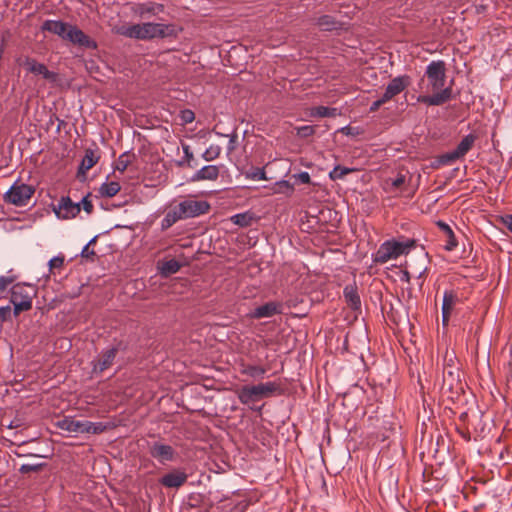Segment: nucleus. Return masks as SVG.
<instances>
[{"instance_id": "5", "label": "nucleus", "mask_w": 512, "mask_h": 512, "mask_svg": "<svg viewBox=\"0 0 512 512\" xmlns=\"http://www.w3.org/2000/svg\"><path fill=\"white\" fill-rule=\"evenodd\" d=\"M34 192L33 186L16 181L5 193L4 199L7 203L23 207L29 204Z\"/></svg>"}, {"instance_id": "19", "label": "nucleus", "mask_w": 512, "mask_h": 512, "mask_svg": "<svg viewBox=\"0 0 512 512\" xmlns=\"http://www.w3.org/2000/svg\"><path fill=\"white\" fill-rule=\"evenodd\" d=\"M443 380L450 389L460 382V370L457 365L453 363L452 359H449L445 364L443 371Z\"/></svg>"}, {"instance_id": "56", "label": "nucleus", "mask_w": 512, "mask_h": 512, "mask_svg": "<svg viewBox=\"0 0 512 512\" xmlns=\"http://www.w3.org/2000/svg\"><path fill=\"white\" fill-rule=\"evenodd\" d=\"M97 236L93 237L86 245L90 246L91 244L95 243Z\"/></svg>"}, {"instance_id": "45", "label": "nucleus", "mask_w": 512, "mask_h": 512, "mask_svg": "<svg viewBox=\"0 0 512 512\" xmlns=\"http://www.w3.org/2000/svg\"><path fill=\"white\" fill-rule=\"evenodd\" d=\"M292 178L296 179L298 182L302 184H309L311 181L310 175L308 172L303 171L297 174H293Z\"/></svg>"}, {"instance_id": "43", "label": "nucleus", "mask_w": 512, "mask_h": 512, "mask_svg": "<svg viewBox=\"0 0 512 512\" xmlns=\"http://www.w3.org/2000/svg\"><path fill=\"white\" fill-rule=\"evenodd\" d=\"M64 264V257L63 256H55L52 259L49 260L48 265L50 270L61 268Z\"/></svg>"}, {"instance_id": "3", "label": "nucleus", "mask_w": 512, "mask_h": 512, "mask_svg": "<svg viewBox=\"0 0 512 512\" xmlns=\"http://www.w3.org/2000/svg\"><path fill=\"white\" fill-rule=\"evenodd\" d=\"M278 387V384L275 382H266L254 386H243L238 392V398L242 404H250L260 398L271 396Z\"/></svg>"}, {"instance_id": "20", "label": "nucleus", "mask_w": 512, "mask_h": 512, "mask_svg": "<svg viewBox=\"0 0 512 512\" xmlns=\"http://www.w3.org/2000/svg\"><path fill=\"white\" fill-rule=\"evenodd\" d=\"M70 25L71 24L65 23L60 20H46L42 24L41 29L43 31H48L50 33H53V34L59 36L60 38H62L63 40H65L66 34L68 32Z\"/></svg>"}, {"instance_id": "34", "label": "nucleus", "mask_w": 512, "mask_h": 512, "mask_svg": "<svg viewBox=\"0 0 512 512\" xmlns=\"http://www.w3.org/2000/svg\"><path fill=\"white\" fill-rule=\"evenodd\" d=\"M461 159L456 150L449 151L440 155L437 159L438 166H446L455 163L457 160Z\"/></svg>"}, {"instance_id": "42", "label": "nucleus", "mask_w": 512, "mask_h": 512, "mask_svg": "<svg viewBox=\"0 0 512 512\" xmlns=\"http://www.w3.org/2000/svg\"><path fill=\"white\" fill-rule=\"evenodd\" d=\"M297 135L301 138H306L314 134L315 128L311 125H304L296 128Z\"/></svg>"}, {"instance_id": "11", "label": "nucleus", "mask_w": 512, "mask_h": 512, "mask_svg": "<svg viewBox=\"0 0 512 512\" xmlns=\"http://www.w3.org/2000/svg\"><path fill=\"white\" fill-rule=\"evenodd\" d=\"M170 28V25L162 23H142L143 40L167 37L168 35H170Z\"/></svg>"}, {"instance_id": "30", "label": "nucleus", "mask_w": 512, "mask_h": 512, "mask_svg": "<svg viewBox=\"0 0 512 512\" xmlns=\"http://www.w3.org/2000/svg\"><path fill=\"white\" fill-rule=\"evenodd\" d=\"M179 220H182V217H181L178 209L175 206L173 209L168 211L165 214L164 218L162 219V221H161L162 230H167L168 228H170L172 225H174Z\"/></svg>"}, {"instance_id": "7", "label": "nucleus", "mask_w": 512, "mask_h": 512, "mask_svg": "<svg viewBox=\"0 0 512 512\" xmlns=\"http://www.w3.org/2000/svg\"><path fill=\"white\" fill-rule=\"evenodd\" d=\"M149 454L161 464L173 462L177 459V451L169 444L155 441L149 444Z\"/></svg>"}, {"instance_id": "54", "label": "nucleus", "mask_w": 512, "mask_h": 512, "mask_svg": "<svg viewBox=\"0 0 512 512\" xmlns=\"http://www.w3.org/2000/svg\"><path fill=\"white\" fill-rule=\"evenodd\" d=\"M392 98H394L386 89H385V92L384 94L382 95L381 98H379V100L385 104L386 102L390 101Z\"/></svg>"}, {"instance_id": "23", "label": "nucleus", "mask_w": 512, "mask_h": 512, "mask_svg": "<svg viewBox=\"0 0 512 512\" xmlns=\"http://www.w3.org/2000/svg\"><path fill=\"white\" fill-rule=\"evenodd\" d=\"M437 226L447 237L446 244L444 245L445 250H447V251L454 250L456 248V246L458 245V242L456 240L455 234H454L453 230L451 229V227L447 223H445L441 220L437 222Z\"/></svg>"}, {"instance_id": "33", "label": "nucleus", "mask_w": 512, "mask_h": 512, "mask_svg": "<svg viewBox=\"0 0 512 512\" xmlns=\"http://www.w3.org/2000/svg\"><path fill=\"white\" fill-rule=\"evenodd\" d=\"M273 193L291 195L294 191V186L287 180L277 181L273 186Z\"/></svg>"}, {"instance_id": "27", "label": "nucleus", "mask_w": 512, "mask_h": 512, "mask_svg": "<svg viewBox=\"0 0 512 512\" xmlns=\"http://www.w3.org/2000/svg\"><path fill=\"white\" fill-rule=\"evenodd\" d=\"M309 115L311 117H336L338 115L337 108L326 107V106H316L312 107L309 111Z\"/></svg>"}, {"instance_id": "53", "label": "nucleus", "mask_w": 512, "mask_h": 512, "mask_svg": "<svg viewBox=\"0 0 512 512\" xmlns=\"http://www.w3.org/2000/svg\"><path fill=\"white\" fill-rule=\"evenodd\" d=\"M95 252L93 250H90L88 245H85L81 251V256L88 258L90 256H94Z\"/></svg>"}, {"instance_id": "37", "label": "nucleus", "mask_w": 512, "mask_h": 512, "mask_svg": "<svg viewBox=\"0 0 512 512\" xmlns=\"http://www.w3.org/2000/svg\"><path fill=\"white\" fill-rule=\"evenodd\" d=\"M107 426L102 422L85 421V433L100 434L106 430Z\"/></svg>"}, {"instance_id": "41", "label": "nucleus", "mask_w": 512, "mask_h": 512, "mask_svg": "<svg viewBox=\"0 0 512 512\" xmlns=\"http://www.w3.org/2000/svg\"><path fill=\"white\" fill-rule=\"evenodd\" d=\"M130 164L128 153L121 154L115 164V170L123 173Z\"/></svg>"}, {"instance_id": "13", "label": "nucleus", "mask_w": 512, "mask_h": 512, "mask_svg": "<svg viewBox=\"0 0 512 512\" xmlns=\"http://www.w3.org/2000/svg\"><path fill=\"white\" fill-rule=\"evenodd\" d=\"M188 475L179 469H174L171 472L162 476L159 480L160 484L166 488H179L187 481Z\"/></svg>"}, {"instance_id": "24", "label": "nucleus", "mask_w": 512, "mask_h": 512, "mask_svg": "<svg viewBox=\"0 0 512 512\" xmlns=\"http://www.w3.org/2000/svg\"><path fill=\"white\" fill-rule=\"evenodd\" d=\"M98 160L99 156L95 153V151L87 149L80 163L78 173L85 175L86 172L98 162Z\"/></svg>"}, {"instance_id": "51", "label": "nucleus", "mask_w": 512, "mask_h": 512, "mask_svg": "<svg viewBox=\"0 0 512 512\" xmlns=\"http://www.w3.org/2000/svg\"><path fill=\"white\" fill-rule=\"evenodd\" d=\"M500 221L512 233V215L501 216Z\"/></svg>"}, {"instance_id": "8", "label": "nucleus", "mask_w": 512, "mask_h": 512, "mask_svg": "<svg viewBox=\"0 0 512 512\" xmlns=\"http://www.w3.org/2000/svg\"><path fill=\"white\" fill-rule=\"evenodd\" d=\"M164 10L165 6L162 3L153 1L138 2L132 7L133 13L142 19L156 17Z\"/></svg>"}, {"instance_id": "4", "label": "nucleus", "mask_w": 512, "mask_h": 512, "mask_svg": "<svg viewBox=\"0 0 512 512\" xmlns=\"http://www.w3.org/2000/svg\"><path fill=\"white\" fill-rule=\"evenodd\" d=\"M34 290L30 285L16 284L11 289L10 302L14 306V315L18 316L23 311L32 307Z\"/></svg>"}, {"instance_id": "26", "label": "nucleus", "mask_w": 512, "mask_h": 512, "mask_svg": "<svg viewBox=\"0 0 512 512\" xmlns=\"http://www.w3.org/2000/svg\"><path fill=\"white\" fill-rule=\"evenodd\" d=\"M180 268L181 264L175 259L166 260L158 264L159 272L164 277L177 273Z\"/></svg>"}, {"instance_id": "38", "label": "nucleus", "mask_w": 512, "mask_h": 512, "mask_svg": "<svg viewBox=\"0 0 512 512\" xmlns=\"http://www.w3.org/2000/svg\"><path fill=\"white\" fill-rule=\"evenodd\" d=\"M245 177L253 181L267 180L266 172L263 168H252L245 173Z\"/></svg>"}, {"instance_id": "2", "label": "nucleus", "mask_w": 512, "mask_h": 512, "mask_svg": "<svg viewBox=\"0 0 512 512\" xmlns=\"http://www.w3.org/2000/svg\"><path fill=\"white\" fill-rule=\"evenodd\" d=\"M415 246V240L391 239L383 242L378 250L372 255L373 262L377 264H385L390 260H395L401 255H406Z\"/></svg>"}, {"instance_id": "18", "label": "nucleus", "mask_w": 512, "mask_h": 512, "mask_svg": "<svg viewBox=\"0 0 512 512\" xmlns=\"http://www.w3.org/2000/svg\"><path fill=\"white\" fill-rule=\"evenodd\" d=\"M57 427L68 433L84 434L85 421L76 420L72 417H64L57 422Z\"/></svg>"}, {"instance_id": "35", "label": "nucleus", "mask_w": 512, "mask_h": 512, "mask_svg": "<svg viewBox=\"0 0 512 512\" xmlns=\"http://www.w3.org/2000/svg\"><path fill=\"white\" fill-rule=\"evenodd\" d=\"M222 148L219 145H210L201 155L202 159L211 162L217 159L221 154Z\"/></svg>"}, {"instance_id": "9", "label": "nucleus", "mask_w": 512, "mask_h": 512, "mask_svg": "<svg viewBox=\"0 0 512 512\" xmlns=\"http://www.w3.org/2000/svg\"><path fill=\"white\" fill-rule=\"evenodd\" d=\"M284 306L281 302L270 301L256 307L249 314L251 319L270 318L283 313Z\"/></svg>"}, {"instance_id": "25", "label": "nucleus", "mask_w": 512, "mask_h": 512, "mask_svg": "<svg viewBox=\"0 0 512 512\" xmlns=\"http://www.w3.org/2000/svg\"><path fill=\"white\" fill-rule=\"evenodd\" d=\"M346 302L353 310H357L361 306L360 297L354 286L347 285L343 291Z\"/></svg>"}, {"instance_id": "15", "label": "nucleus", "mask_w": 512, "mask_h": 512, "mask_svg": "<svg viewBox=\"0 0 512 512\" xmlns=\"http://www.w3.org/2000/svg\"><path fill=\"white\" fill-rule=\"evenodd\" d=\"M24 66L30 73L41 75L46 80L55 81L57 78L56 73L49 71L44 64L37 62L33 58L27 57L24 61Z\"/></svg>"}, {"instance_id": "40", "label": "nucleus", "mask_w": 512, "mask_h": 512, "mask_svg": "<svg viewBox=\"0 0 512 512\" xmlns=\"http://www.w3.org/2000/svg\"><path fill=\"white\" fill-rule=\"evenodd\" d=\"M352 171V169L343 167V166H336L333 168V170L330 172L329 176L332 180L342 179L344 176L349 174Z\"/></svg>"}, {"instance_id": "46", "label": "nucleus", "mask_w": 512, "mask_h": 512, "mask_svg": "<svg viewBox=\"0 0 512 512\" xmlns=\"http://www.w3.org/2000/svg\"><path fill=\"white\" fill-rule=\"evenodd\" d=\"M79 203H80V209L82 208L88 214H90L92 212L93 204L89 200V195L83 197L82 200Z\"/></svg>"}, {"instance_id": "1", "label": "nucleus", "mask_w": 512, "mask_h": 512, "mask_svg": "<svg viewBox=\"0 0 512 512\" xmlns=\"http://www.w3.org/2000/svg\"><path fill=\"white\" fill-rule=\"evenodd\" d=\"M425 76L434 93L432 95H419L417 101L429 106H439L448 102L452 97V88L445 87L446 69L444 61L430 62L426 67Z\"/></svg>"}, {"instance_id": "16", "label": "nucleus", "mask_w": 512, "mask_h": 512, "mask_svg": "<svg viewBox=\"0 0 512 512\" xmlns=\"http://www.w3.org/2000/svg\"><path fill=\"white\" fill-rule=\"evenodd\" d=\"M459 303V297L453 290H446L442 301V322L448 324L449 317L454 307Z\"/></svg>"}, {"instance_id": "44", "label": "nucleus", "mask_w": 512, "mask_h": 512, "mask_svg": "<svg viewBox=\"0 0 512 512\" xmlns=\"http://www.w3.org/2000/svg\"><path fill=\"white\" fill-rule=\"evenodd\" d=\"M12 310L10 305L0 307V322H5L11 319Z\"/></svg>"}, {"instance_id": "55", "label": "nucleus", "mask_w": 512, "mask_h": 512, "mask_svg": "<svg viewBox=\"0 0 512 512\" xmlns=\"http://www.w3.org/2000/svg\"><path fill=\"white\" fill-rule=\"evenodd\" d=\"M383 105V103L378 99L376 101H374L371 106H370V111L371 112H375L377 111L381 106Z\"/></svg>"}, {"instance_id": "48", "label": "nucleus", "mask_w": 512, "mask_h": 512, "mask_svg": "<svg viewBox=\"0 0 512 512\" xmlns=\"http://www.w3.org/2000/svg\"><path fill=\"white\" fill-rule=\"evenodd\" d=\"M226 136L229 137V142H228V145H227V151H228V153H231L236 148V143H237L238 135L234 131L232 134H229V135H226Z\"/></svg>"}, {"instance_id": "10", "label": "nucleus", "mask_w": 512, "mask_h": 512, "mask_svg": "<svg viewBox=\"0 0 512 512\" xmlns=\"http://www.w3.org/2000/svg\"><path fill=\"white\" fill-rule=\"evenodd\" d=\"M65 40L84 48L94 49L97 46L95 41L90 39L89 36L75 25H70Z\"/></svg>"}, {"instance_id": "32", "label": "nucleus", "mask_w": 512, "mask_h": 512, "mask_svg": "<svg viewBox=\"0 0 512 512\" xmlns=\"http://www.w3.org/2000/svg\"><path fill=\"white\" fill-rule=\"evenodd\" d=\"M242 374H245L254 379L263 378L267 372L266 368L258 365H247L242 369Z\"/></svg>"}, {"instance_id": "17", "label": "nucleus", "mask_w": 512, "mask_h": 512, "mask_svg": "<svg viewBox=\"0 0 512 512\" xmlns=\"http://www.w3.org/2000/svg\"><path fill=\"white\" fill-rule=\"evenodd\" d=\"M220 175V166L218 165H205L201 169L197 170L191 177V181H215Z\"/></svg>"}, {"instance_id": "14", "label": "nucleus", "mask_w": 512, "mask_h": 512, "mask_svg": "<svg viewBox=\"0 0 512 512\" xmlns=\"http://www.w3.org/2000/svg\"><path fill=\"white\" fill-rule=\"evenodd\" d=\"M118 352L117 347H110L101 352L98 359L94 363L93 370L95 372H103L112 366Z\"/></svg>"}, {"instance_id": "21", "label": "nucleus", "mask_w": 512, "mask_h": 512, "mask_svg": "<svg viewBox=\"0 0 512 512\" xmlns=\"http://www.w3.org/2000/svg\"><path fill=\"white\" fill-rule=\"evenodd\" d=\"M411 83L408 75H401L393 78L387 85L386 90L395 97L403 92Z\"/></svg>"}, {"instance_id": "31", "label": "nucleus", "mask_w": 512, "mask_h": 512, "mask_svg": "<svg viewBox=\"0 0 512 512\" xmlns=\"http://www.w3.org/2000/svg\"><path fill=\"white\" fill-rule=\"evenodd\" d=\"M231 222L240 227H248L254 221V216L250 212L238 213L230 218Z\"/></svg>"}, {"instance_id": "49", "label": "nucleus", "mask_w": 512, "mask_h": 512, "mask_svg": "<svg viewBox=\"0 0 512 512\" xmlns=\"http://www.w3.org/2000/svg\"><path fill=\"white\" fill-rule=\"evenodd\" d=\"M13 279L8 276H0V295L7 289L12 283Z\"/></svg>"}, {"instance_id": "28", "label": "nucleus", "mask_w": 512, "mask_h": 512, "mask_svg": "<svg viewBox=\"0 0 512 512\" xmlns=\"http://www.w3.org/2000/svg\"><path fill=\"white\" fill-rule=\"evenodd\" d=\"M121 189V186L119 184V182L117 181H110V182H104L100 187H99V194L102 196V197H113L115 196Z\"/></svg>"}, {"instance_id": "39", "label": "nucleus", "mask_w": 512, "mask_h": 512, "mask_svg": "<svg viewBox=\"0 0 512 512\" xmlns=\"http://www.w3.org/2000/svg\"><path fill=\"white\" fill-rule=\"evenodd\" d=\"M182 149L184 153V160L180 161L179 165H183L184 163H186L188 167L194 168L196 166V163H194V155L190 149V146L187 144H182Z\"/></svg>"}, {"instance_id": "52", "label": "nucleus", "mask_w": 512, "mask_h": 512, "mask_svg": "<svg viewBox=\"0 0 512 512\" xmlns=\"http://www.w3.org/2000/svg\"><path fill=\"white\" fill-rule=\"evenodd\" d=\"M406 181V178L404 175H398L393 181H392V186L394 188H399L400 186H402Z\"/></svg>"}, {"instance_id": "50", "label": "nucleus", "mask_w": 512, "mask_h": 512, "mask_svg": "<svg viewBox=\"0 0 512 512\" xmlns=\"http://www.w3.org/2000/svg\"><path fill=\"white\" fill-rule=\"evenodd\" d=\"M181 119L184 123H191L195 119V115L191 110H184L181 112Z\"/></svg>"}, {"instance_id": "36", "label": "nucleus", "mask_w": 512, "mask_h": 512, "mask_svg": "<svg viewBox=\"0 0 512 512\" xmlns=\"http://www.w3.org/2000/svg\"><path fill=\"white\" fill-rule=\"evenodd\" d=\"M317 25L326 31H330L337 28V22L330 15H323L318 18Z\"/></svg>"}, {"instance_id": "12", "label": "nucleus", "mask_w": 512, "mask_h": 512, "mask_svg": "<svg viewBox=\"0 0 512 512\" xmlns=\"http://www.w3.org/2000/svg\"><path fill=\"white\" fill-rule=\"evenodd\" d=\"M54 212L58 218L71 219L80 212V203H74L69 197H62Z\"/></svg>"}, {"instance_id": "29", "label": "nucleus", "mask_w": 512, "mask_h": 512, "mask_svg": "<svg viewBox=\"0 0 512 512\" xmlns=\"http://www.w3.org/2000/svg\"><path fill=\"white\" fill-rule=\"evenodd\" d=\"M475 139V136L472 134H468L462 138L460 143L455 148L456 152L461 158H463L468 153V151L473 147Z\"/></svg>"}, {"instance_id": "47", "label": "nucleus", "mask_w": 512, "mask_h": 512, "mask_svg": "<svg viewBox=\"0 0 512 512\" xmlns=\"http://www.w3.org/2000/svg\"><path fill=\"white\" fill-rule=\"evenodd\" d=\"M41 467H42V464H23L20 467V472L23 474L35 472V471H38Z\"/></svg>"}, {"instance_id": "6", "label": "nucleus", "mask_w": 512, "mask_h": 512, "mask_svg": "<svg viewBox=\"0 0 512 512\" xmlns=\"http://www.w3.org/2000/svg\"><path fill=\"white\" fill-rule=\"evenodd\" d=\"M176 208L182 219L194 218L208 212L210 205L206 201L186 199L181 201Z\"/></svg>"}, {"instance_id": "22", "label": "nucleus", "mask_w": 512, "mask_h": 512, "mask_svg": "<svg viewBox=\"0 0 512 512\" xmlns=\"http://www.w3.org/2000/svg\"><path fill=\"white\" fill-rule=\"evenodd\" d=\"M117 32L127 38L143 40L142 23L121 26Z\"/></svg>"}]
</instances>
